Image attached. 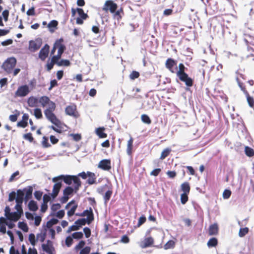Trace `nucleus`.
<instances>
[{
    "label": "nucleus",
    "instance_id": "nucleus-1",
    "mask_svg": "<svg viewBox=\"0 0 254 254\" xmlns=\"http://www.w3.org/2000/svg\"><path fill=\"white\" fill-rule=\"evenodd\" d=\"M47 105L48 106V108L44 111L45 117L52 124L57 127H60L61 125V122L57 118L53 113L56 107L55 103L50 100Z\"/></svg>",
    "mask_w": 254,
    "mask_h": 254
},
{
    "label": "nucleus",
    "instance_id": "nucleus-2",
    "mask_svg": "<svg viewBox=\"0 0 254 254\" xmlns=\"http://www.w3.org/2000/svg\"><path fill=\"white\" fill-rule=\"evenodd\" d=\"M16 64L15 58L11 57L8 58L2 64L3 69L7 73H11Z\"/></svg>",
    "mask_w": 254,
    "mask_h": 254
},
{
    "label": "nucleus",
    "instance_id": "nucleus-3",
    "mask_svg": "<svg viewBox=\"0 0 254 254\" xmlns=\"http://www.w3.org/2000/svg\"><path fill=\"white\" fill-rule=\"evenodd\" d=\"M73 179V175H61L57 177H54L52 179V181L53 182H57L58 181L61 182V181H63L66 184L70 185L72 184Z\"/></svg>",
    "mask_w": 254,
    "mask_h": 254
},
{
    "label": "nucleus",
    "instance_id": "nucleus-4",
    "mask_svg": "<svg viewBox=\"0 0 254 254\" xmlns=\"http://www.w3.org/2000/svg\"><path fill=\"white\" fill-rule=\"evenodd\" d=\"M117 8L118 5L116 3L112 0H108L106 1L102 9L106 12L110 11L111 13H114Z\"/></svg>",
    "mask_w": 254,
    "mask_h": 254
},
{
    "label": "nucleus",
    "instance_id": "nucleus-5",
    "mask_svg": "<svg viewBox=\"0 0 254 254\" xmlns=\"http://www.w3.org/2000/svg\"><path fill=\"white\" fill-rule=\"evenodd\" d=\"M42 40L41 39H37L35 40H30L29 42V50L31 52L37 51L41 46Z\"/></svg>",
    "mask_w": 254,
    "mask_h": 254
},
{
    "label": "nucleus",
    "instance_id": "nucleus-6",
    "mask_svg": "<svg viewBox=\"0 0 254 254\" xmlns=\"http://www.w3.org/2000/svg\"><path fill=\"white\" fill-rule=\"evenodd\" d=\"M30 92V90L27 85H24L19 86L15 93L16 97H25Z\"/></svg>",
    "mask_w": 254,
    "mask_h": 254
},
{
    "label": "nucleus",
    "instance_id": "nucleus-7",
    "mask_svg": "<svg viewBox=\"0 0 254 254\" xmlns=\"http://www.w3.org/2000/svg\"><path fill=\"white\" fill-rule=\"evenodd\" d=\"M65 112L66 115L75 118L79 117V114L76 111V106L74 104L67 106L65 109Z\"/></svg>",
    "mask_w": 254,
    "mask_h": 254
},
{
    "label": "nucleus",
    "instance_id": "nucleus-8",
    "mask_svg": "<svg viewBox=\"0 0 254 254\" xmlns=\"http://www.w3.org/2000/svg\"><path fill=\"white\" fill-rule=\"evenodd\" d=\"M23 211H19V210L14 212H12L9 215L7 216V218H5L6 220L16 222L17 221L21 216L23 215Z\"/></svg>",
    "mask_w": 254,
    "mask_h": 254
},
{
    "label": "nucleus",
    "instance_id": "nucleus-9",
    "mask_svg": "<svg viewBox=\"0 0 254 254\" xmlns=\"http://www.w3.org/2000/svg\"><path fill=\"white\" fill-rule=\"evenodd\" d=\"M94 219L93 217H91L90 216L87 217L86 218H81L77 220L74 224H76L77 228H78V230L79 228L83 225H85L86 223L89 224Z\"/></svg>",
    "mask_w": 254,
    "mask_h": 254
},
{
    "label": "nucleus",
    "instance_id": "nucleus-10",
    "mask_svg": "<svg viewBox=\"0 0 254 254\" xmlns=\"http://www.w3.org/2000/svg\"><path fill=\"white\" fill-rule=\"evenodd\" d=\"M98 168L105 171H109L111 169V162L109 159H103L100 161Z\"/></svg>",
    "mask_w": 254,
    "mask_h": 254
},
{
    "label": "nucleus",
    "instance_id": "nucleus-11",
    "mask_svg": "<svg viewBox=\"0 0 254 254\" xmlns=\"http://www.w3.org/2000/svg\"><path fill=\"white\" fill-rule=\"evenodd\" d=\"M49 46L46 44L40 51L39 53V58L42 60L44 61L48 57L49 52Z\"/></svg>",
    "mask_w": 254,
    "mask_h": 254
},
{
    "label": "nucleus",
    "instance_id": "nucleus-12",
    "mask_svg": "<svg viewBox=\"0 0 254 254\" xmlns=\"http://www.w3.org/2000/svg\"><path fill=\"white\" fill-rule=\"evenodd\" d=\"M22 190L24 191L25 195L24 201L25 203H26L32 197L33 190V187L31 186H28L27 188H24Z\"/></svg>",
    "mask_w": 254,
    "mask_h": 254
},
{
    "label": "nucleus",
    "instance_id": "nucleus-13",
    "mask_svg": "<svg viewBox=\"0 0 254 254\" xmlns=\"http://www.w3.org/2000/svg\"><path fill=\"white\" fill-rule=\"evenodd\" d=\"M55 183V184L54 185L52 193H51L53 199H55L57 196L62 186V182L58 181Z\"/></svg>",
    "mask_w": 254,
    "mask_h": 254
},
{
    "label": "nucleus",
    "instance_id": "nucleus-14",
    "mask_svg": "<svg viewBox=\"0 0 254 254\" xmlns=\"http://www.w3.org/2000/svg\"><path fill=\"white\" fill-rule=\"evenodd\" d=\"M24 200V193L21 190H17V195L16 197V202L18 203H22Z\"/></svg>",
    "mask_w": 254,
    "mask_h": 254
},
{
    "label": "nucleus",
    "instance_id": "nucleus-15",
    "mask_svg": "<svg viewBox=\"0 0 254 254\" xmlns=\"http://www.w3.org/2000/svg\"><path fill=\"white\" fill-rule=\"evenodd\" d=\"M73 178L72 182L74 183V187L73 188L75 190V192H76L81 185V182L78 176L73 175Z\"/></svg>",
    "mask_w": 254,
    "mask_h": 254
},
{
    "label": "nucleus",
    "instance_id": "nucleus-16",
    "mask_svg": "<svg viewBox=\"0 0 254 254\" xmlns=\"http://www.w3.org/2000/svg\"><path fill=\"white\" fill-rule=\"evenodd\" d=\"M209 235L210 236L216 235L218 233V226L216 223L211 225L209 228Z\"/></svg>",
    "mask_w": 254,
    "mask_h": 254
},
{
    "label": "nucleus",
    "instance_id": "nucleus-17",
    "mask_svg": "<svg viewBox=\"0 0 254 254\" xmlns=\"http://www.w3.org/2000/svg\"><path fill=\"white\" fill-rule=\"evenodd\" d=\"M38 102H39L38 99L33 96L30 97L27 100V104L30 107L36 106Z\"/></svg>",
    "mask_w": 254,
    "mask_h": 254
},
{
    "label": "nucleus",
    "instance_id": "nucleus-18",
    "mask_svg": "<svg viewBox=\"0 0 254 254\" xmlns=\"http://www.w3.org/2000/svg\"><path fill=\"white\" fill-rule=\"evenodd\" d=\"M5 220L6 219L4 217H0V232L2 234L6 233V227L5 226Z\"/></svg>",
    "mask_w": 254,
    "mask_h": 254
},
{
    "label": "nucleus",
    "instance_id": "nucleus-19",
    "mask_svg": "<svg viewBox=\"0 0 254 254\" xmlns=\"http://www.w3.org/2000/svg\"><path fill=\"white\" fill-rule=\"evenodd\" d=\"M42 250L44 252H46L48 254H55L54 252L55 251V248L53 247V249L50 247V246H48L47 245L42 244Z\"/></svg>",
    "mask_w": 254,
    "mask_h": 254
},
{
    "label": "nucleus",
    "instance_id": "nucleus-20",
    "mask_svg": "<svg viewBox=\"0 0 254 254\" xmlns=\"http://www.w3.org/2000/svg\"><path fill=\"white\" fill-rule=\"evenodd\" d=\"M50 101L49 98L46 96L41 97L39 99V103L43 107L46 106Z\"/></svg>",
    "mask_w": 254,
    "mask_h": 254
},
{
    "label": "nucleus",
    "instance_id": "nucleus-21",
    "mask_svg": "<svg viewBox=\"0 0 254 254\" xmlns=\"http://www.w3.org/2000/svg\"><path fill=\"white\" fill-rule=\"evenodd\" d=\"M28 207L29 209L32 211H36L38 208L37 202L33 200H31L29 202Z\"/></svg>",
    "mask_w": 254,
    "mask_h": 254
},
{
    "label": "nucleus",
    "instance_id": "nucleus-22",
    "mask_svg": "<svg viewBox=\"0 0 254 254\" xmlns=\"http://www.w3.org/2000/svg\"><path fill=\"white\" fill-rule=\"evenodd\" d=\"M88 179L87 181V183L89 185H92L95 183V175L94 173H92L91 172L88 171Z\"/></svg>",
    "mask_w": 254,
    "mask_h": 254
},
{
    "label": "nucleus",
    "instance_id": "nucleus-23",
    "mask_svg": "<svg viewBox=\"0 0 254 254\" xmlns=\"http://www.w3.org/2000/svg\"><path fill=\"white\" fill-rule=\"evenodd\" d=\"M64 41L63 39L61 38L59 40H57L55 43L54 46L56 47V49L58 50L61 47L63 50L65 49V46L62 43Z\"/></svg>",
    "mask_w": 254,
    "mask_h": 254
},
{
    "label": "nucleus",
    "instance_id": "nucleus-24",
    "mask_svg": "<svg viewBox=\"0 0 254 254\" xmlns=\"http://www.w3.org/2000/svg\"><path fill=\"white\" fill-rule=\"evenodd\" d=\"M75 192V190L71 187H66L63 191V194L68 196L71 194L73 192Z\"/></svg>",
    "mask_w": 254,
    "mask_h": 254
},
{
    "label": "nucleus",
    "instance_id": "nucleus-25",
    "mask_svg": "<svg viewBox=\"0 0 254 254\" xmlns=\"http://www.w3.org/2000/svg\"><path fill=\"white\" fill-rule=\"evenodd\" d=\"M218 244V241L216 238H212L207 242V246L209 248L216 247Z\"/></svg>",
    "mask_w": 254,
    "mask_h": 254
},
{
    "label": "nucleus",
    "instance_id": "nucleus-26",
    "mask_svg": "<svg viewBox=\"0 0 254 254\" xmlns=\"http://www.w3.org/2000/svg\"><path fill=\"white\" fill-rule=\"evenodd\" d=\"M175 64V61L171 58L168 59L166 62V66L170 70H171V69L174 66Z\"/></svg>",
    "mask_w": 254,
    "mask_h": 254
},
{
    "label": "nucleus",
    "instance_id": "nucleus-27",
    "mask_svg": "<svg viewBox=\"0 0 254 254\" xmlns=\"http://www.w3.org/2000/svg\"><path fill=\"white\" fill-rule=\"evenodd\" d=\"M57 64L59 66H68L70 64V63L68 60H61L60 61H57Z\"/></svg>",
    "mask_w": 254,
    "mask_h": 254
},
{
    "label": "nucleus",
    "instance_id": "nucleus-28",
    "mask_svg": "<svg viewBox=\"0 0 254 254\" xmlns=\"http://www.w3.org/2000/svg\"><path fill=\"white\" fill-rule=\"evenodd\" d=\"M153 239L152 237H148L145 239L144 241L143 248L149 247L151 246L153 243Z\"/></svg>",
    "mask_w": 254,
    "mask_h": 254
},
{
    "label": "nucleus",
    "instance_id": "nucleus-29",
    "mask_svg": "<svg viewBox=\"0 0 254 254\" xmlns=\"http://www.w3.org/2000/svg\"><path fill=\"white\" fill-rule=\"evenodd\" d=\"M181 189L184 193H189L190 190L189 184L187 182L183 183L181 185Z\"/></svg>",
    "mask_w": 254,
    "mask_h": 254
},
{
    "label": "nucleus",
    "instance_id": "nucleus-30",
    "mask_svg": "<svg viewBox=\"0 0 254 254\" xmlns=\"http://www.w3.org/2000/svg\"><path fill=\"white\" fill-rule=\"evenodd\" d=\"M58 24V22L57 20H53L48 24V27L50 29V31L51 32L54 31V29H52V28H56Z\"/></svg>",
    "mask_w": 254,
    "mask_h": 254
},
{
    "label": "nucleus",
    "instance_id": "nucleus-31",
    "mask_svg": "<svg viewBox=\"0 0 254 254\" xmlns=\"http://www.w3.org/2000/svg\"><path fill=\"white\" fill-rule=\"evenodd\" d=\"M59 220L56 218H52L47 222L46 227L48 228H51L54 225L57 224Z\"/></svg>",
    "mask_w": 254,
    "mask_h": 254
},
{
    "label": "nucleus",
    "instance_id": "nucleus-32",
    "mask_svg": "<svg viewBox=\"0 0 254 254\" xmlns=\"http://www.w3.org/2000/svg\"><path fill=\"white\" fill-rule=\"evenodd\" d=\"M18 227L23 232H27L28 231V227L27 225L24 222H19L18 224Z\"/></svg>",
    "mask_w": 254,
    "mask_h": 254
},
{
    "label": "nucleus",
    "instance_id": "nucleus-33",
    "mask_svg": "<svg viewBox=\"0 0 254 254\" xmlns=\"http://www.w3.org/2000/svg\"><path fill=\"white\" fill-rule=\"evenodd\" d=\"M64 50H63L62 48L61 47L58 51V54L57 55L54 56L52 57L53 61L54 60H55L57 62V61H59L61 59V56H62V54H63V53L64 52Z\"/></svg>",
    "mask_w": 254,
    "mask_h": 254
},
{
    "label": "nucleus",
    "instance_id": "nucleus-34",
    "mask_svg": "<svg viewBox=\"0 0 254 254\" xmlns=\"http://www.w3.org/2000/svg\"><path fill=\"white\" fill-rule=\"evenodd\" d=\"M77 12L79 15L80 18H82L83 19H86L88 17V15L85 13L83 10L80 8H76Z\"/></svg>",
    "mask_w": 254,
    "mask_h": 254
},
{
    "label": "nucleus",
    "instance_id": "nucleus-35",
    "mask_svg": "<svg viewBox=\"0 0 254 254\" xmlns=\"http://www.w3.org/2000/svg\"><path fill=\"white\" fill-rule=\"evenodd\" d=\"M112 190H109L106 192L104 196V200L105 203H107L110 200L111 196L112 194Z\"/></svg>",
    "mask_w": 254,
    "mask_h": 254
},
{
    "label": "nucleus",
    "instance_id": "nucleus-36",
    "mask_svg": "<svg viewBox=\"0 0 254 254\" xmlns=\"http://www.w3.org/2000/svg\"><path fill=\"white\" fill-rule=\"evenodd\" d=\"M104 128H98L96 130V134L100 137V138H105L107 136V134L104 132Z\"/></svg>",
    "mask_w": 254,
    "mask_h": 254
},
{
    "label": "nucleus",
    "instance_id": "nucleus-37",
    "mask_svg": "<svg viewBox=\"0 0 254 254\" xmlns=\"http://www.w3.org/2000/svg\"><path fill=\"white\" fill-rule=\"evenodd\" d=\"M34 115L37 119H40L42 118V111L39 108H36L34 110Z\"/></svg>",
    "mask_w": 254,
    "mask_h": 254
},
{
    "label": "nucleus",
    "instance_id": "nucleus-38",
    "mask_svg": "<svg viewBox=\"0 0 254 254\" xmlns=\"http://www.w3.org/2000/svg\"><path fill=\"white\" fill-rule=\"evenodd\" d=\"M80 215L81 216H87V217L89 216L91 217H93L94 218L92 209L91 207L89 208V210L86 209L84 210L82 213H81Z\"/></svg>",
    "mask_w": 254,
    "mask_h": 254
},
{
    "label": "nucleus",
    "instance_id": "nucleus-39",
    "mask_svg": "<svg viewBox=\"0 0 254 254\" xmlns=\"http://www.w3.org/2000/svg\"><path fill=\"white\" fill-rule=\"evenodd\" d=\"M171 150L169 148L165 149L161 153L160 159L163 160L167 157L170 154Z\"/></svg>",
    "mask_w": 254,
    "mask_h": 254
},
{
    "label": "nucleus",
    "instance_id": "nucleus-40",
    "mask_svg": "<svg viewBox=\"0 0 254 254\" xmlns=\"http://www.w3.org/2000/svg\"><path fill=\"white\" fill-rule=\"evenodd\" d=\"M177 75L179 79L183 81L187 78L188 75L185 72L177 71Z\"/></svg>",
    "mask_w": 254,
    "mask_h": 254
},
{
    "label": "nucleus",
    "instance_id": "nucleus-41",
    "mask_svg": "<svg viewBox=\"0 0 254 254\" xmlns=\"http://www.w3.org/2000/svg\"><path fill=\"white\" fill-rule=\"evenodd\" d=\"M246 154L249 157H252L254 154V150L249 146H246L245 149Z\"/></svg>",
    "mask_w": 254,
    "mask_h": 254
},
{
    "label": "nucleus",
    "instance_id": "nucleus-42",
    "mask_svg": "<svg viewBox=\"0 0 254 254\" xmlns=\"http://www.w3.org/2000/svg\"><path fill=\"white\" fill-rule=\"evenodd\" d=\"M15 112L16 113V114H15L14 115H11L9 117V120L12 122H16L17 120L18 117L20 115L19 112L17 110H15Z\"/></svg>",
    "mask_w": 254,
    "mask_h": 254
},
{
    "label": "nucleus",
    "instance_id": "nucleus-43",
    "mask_svg": "<svg viewBox=\"0 0 254 254\" xmlns=\"http://www.w3.org/2000/svg\"><path fill=\"white\" fill-rule=\"evenodd\" d=\"M245 94H246L247 101L248 102L249 106L251 107H253L254 105V100L253 98L249 95L247 91H246Z\"/></svg>",
    "mask_w": 254,
    "mask_h": 254
},
{
    "label": "nucleus",
    "instance_id": "nucleus-44",
    "mask_svg": "<svg viewBox=\"0 0 254 254\" xmlns=\"http://www.w3.org/2000/svg\"><path fill=\"white\" fill-rule=\"evenodd\" d=\"M141 118V121H142V122H143L145 124H150L151 122V121L150 118L147 115H145V114L142 115Z\"/></svg>",
    "mask_w": 254,
    "mask_h": 254
},
{
    "label": "nucleus",
    "instance_id": "nucleus-45",
    "mask_svg": "<svg viewBox=\"0 0 254 254\" xmlns=\"http://www.w3.org/2000/svg\"><path fill=\"white\" fill-rule=\"evenodd\" d=\"M46 233H41L37 234L36 236V240L37 241L39 240L41 242H43L46 238Z\"/></svg>",
    "mask_w": 254,
    "mask_h": 254
},
{
    "label": "nucleus",
    "instance_id": "nucleus-46",
    "mask_svg": "<svg viewBox=\"0 0 254 254\" xmlns=\"http://www.w3.org/2000/svg\"><path fill=\"white\" fill-rule=\"evenodd\" d=\"M29 241L31 244L34 246L36 244L37 240L35 238V236L34 234L31 233L29 235Z\"/></svg>",
    "mask_w": 254,
    "mask_h": 254
},
{
    "label": "nucleus",
    "instance_id": "nucleus-47",
    "mask_svg": "<svg viewBox=\"0 0 254 254\" xmlns=\"http://www.w3.org/2000/svg\"><path fill=\"white\" fill-rule=\"evenodd\" d=\"M249 232V229L247 227L241 228L239 231V235L240 237L245 236Z\"/></svg>",
    "mask_w": 254,
    "mask_h": 254
},
{
    "label": "nucleus",
    "instance_id": "nucleus-48",
    "mask_svg": "<svg viewBox=\"0 0 254 254\" xmlns=\"http://www.w3.org/2000/svg\"><path fill=\"white\" fill-rule=\"evenodd\" d=\"M77 204L73 205L71 209L68 211L67 214L68 216L70 217L74 214L76 208H77Z\"/></svg>",
    "mask_w": 254,
    "mask_h": 254
},
{
    "label": "nucleus",
    "instance_id": "nucleus-49",
    "mask_svg": "<svg viewBox=\"0 0 254 254\" xmlns=\"http://www.w3.org/2000/svg\"><path fill=\"white\" fill-rule=\"evenodd\" d=\"M175 243L173 241L170 240L167 243H166L164 246V248L165 250H168L169 249H171L174 247Z\"/></svg>",
    "mask_w": 254,
    "mask_h": 254
},
{
    "label": "nucleus",
    "instance_id": "nucleus-50",
    "mask_svg": "<svg viewBox=\"0 0 254 254\" xmlns=\"http://www.w3.org/2000/svg\"><path fill=\"white\" fill-rule=\"evenodd\" d=\"M188 193H183L181 195V202L183 204H185L188 200Z\"/></svg>",
    "mask_w": 254,
    "mask_h": 254
},
{
    "label": "nucleus",
    "instance_id": "nucleus-51",
    "mask_svg": "<svg viewBox=\"0 0 254 254\" xmlns=\"http://www.w3.org/2000/svg\"><path fill=\"white\" fill-rule=\"evenodd\" d=\"M83 234L81 232H74L72 234V237L75 239H80L83 238Z\"/></svg>",
    "mask_w": 254,
    "mask_h": 254
},
{
    "label": "nucleus",
    "instance_id": "nucleus-52",
    "mask_svg": "<svg viewBox=\"0 0 254 254\" xmlns=\"http://www.w3.org/2000/svg\"><path fill=\"white\" fill-rule=\"evenodd\" d=\"M183 82H184L186 85L188 87L192 86L193 84L192 79L190 77H189L188 75L187 78L183 80Z\"/></svg>",
    "mask_w": 254,
    "mask_h": 254
},
{
    "label": "nucleus",
    "instance_id": "nucleus-53",
    "mask_svg": "<svg viewBox=\"0 0 254 254\" xmlns=\"http://www.w3.org/2000/svg\"><path fill=\"white\" fill-rule=\"evenodd\" d=\"M231 195V191L229 190L226 189L223 193V197L224 199H228Z\"/></svg>",
    "mask_w": 254,
    "mask_h": 254
},
{
    "label": "nucleus",
    "instance_id": "nucleus-54",
    "mask_svg": "<svg viewBox=\"0 0 254 254\" xmlns=\"http://www.w3.org/2000/svg\"><path fill=\"white\" fill-rule=\"evenodd\" d=\"M123 9L120 8V9L117 10L114 13V16L115 18L117 19L118 20H119L121 19L122 16L121 15V12H123Z\"/></svg>",
    "mask_w": 254,
    "mask_h": 254
},
{
    "label": "nucleus",
    "instance_id": "nucleus-55",
    "mask_svg": "<svg viewBox=\"0 0 254 254\" xmlns=\"http://www.w3.org/2000/svg\"><path fill=\"white\" fill-rule=\"evenodd\" d=\"M42 143V145L45 148H48L51 146L50 144L48 142V139L46 136H43Z\"/></svg>",
    "mask_w": 254,
    "mask_h": 254
},
{
    "label": "nucleus",
    "instance_id": "nucleus-56",
    "mask_svg": "<svg viewBox=\"0 0 254 254\" xmlns=\"http://www.w3.org/2000/svg\"><path fill=\"white\" fill-rule=\"evenodd\" d=\"M85 241H83V240H81L80 241L79 243L75 246V249L76 250H80V249H82L84 247V246H85Z\"/></svg>",
    "mask_w": 254,
    "mask_h": 254
},
{
    "label": "nucleus",
    "instance_id": "nucleus-57",
    "mask_svg": "<svg viewBox=\"0 0 254 254\" xmlns=\"http://www.w3.org/2000/svg\"><path fill=\"white\" fill-rule=\"evenodd\" d=\"M90 247L86 246L81 250L80 254H89L90 252Z\"/></svg>",
    "mask_w": 254,
    "mask_h": 254
},
{
    "label": "nucleus",
    "instance_id": "nucleus-58",
    "mask_svg": "<svg viewBox=\"0 0 254 254\" xmlns=\"http://www.w3.org/2000/svg\"><path fill=\"white\" fill-rule=\"evenodd\" d=\"M70 136H72L73 138V139L75 141H78L81 139V136L80 134L76 133H71L70 134Z\"/></svg>",
    "mask_w": 254,
    "mask_h": 254
},
{
    "label": "nucleus",
    "instance_id": "nucleus-59",
    "mask_svg": "<svg viewBox=\"0 0 254 254\" xmlns=\"http://www.w3.org/2000/svg\"><path fill=\"white\" fill-rule=\"evenodd\" d=\"M28 126L27 122L21 120L18 122L17 124V126L18 127H21L23 128L26 127Z\"/></svg>",
    "mask_w": 254,
    "mask_h": 254
},
{
    "label": "nucleus",
    "instance_id": "nucleus-60",
    "mask_svg": "<svg viewBox=\"0 0 254 254\" xmlns=\"http://www.w3.org/2000/svg\"><path fill=\"white\" fill-rule=\"evenodd\" d=\"M51 193L50 194H45L43 197V202L48 203V202L51 200Z\"/></svg>",
    "mask_w": 254,
    "mask_h": 254
},
{
    "label": "nucleus",
    "instance_id": "nucleus-61",
    "mask_svg": "<svg viewBox=\"0 0 254 254\" xmlns=\"http://www.w3.org/2000/svg\"><path fill=\"white\" fill-rule=\"evenodd\" d=\"M55 64H57V61L55 60L53 61V58H52L51 62L50 63H48L47 64V70L48 71L51 70L53 68Z\"/></svg>",
    "mask_w": 254,
    "mask_h": 254
},
{
    "label": "nucleus",
    "instance_id": "nucleus-62",
    "mask_svg": "<svg viewBox=\"0 0 254 254\" xmlns=\"http://www.w3.org/2000/svg\"><path fill=\"white\" fill-rule=\"evenodd\" d=\"M34 194L35 198L38 200H40L41 199L43 192L41 191L37 190L35 191Z\"/></svg>",
    "mask_w": 254,
    "mask_h": 254
},
{
    "label": "nucleus",
    "instance_id": "nucleus-63",
    "mask_svg": "<svg viewBox=\"0 0 254 254\" xmlns=\"http://www.w3.org/2000/svg\"><path fill=\"white\" fill-rule=\"evenodd\" d=\"M139 73L136 71H133L130 74L129 77L131 79H134L139 77Z\"/></svg>",
    "mask_w": 254,
    "mask_h": 254
},
{
    "label": "nucleus",
    "instance_id": "nucleus-64",
    "mask_svg": "<svg viewBox=\"0 0 254 254\" xmlns=\"http://www.w3.org/2000/svg\"><path fill=\"white\" fill-rule=\"evenodd\" d=\"M23 137L24 139L29 140L30 142H32L34 139L31 133H28L24 134Z\"/></svg>",
    "mask_w": 254,
    "mask_h": 254
}]
</instances>
